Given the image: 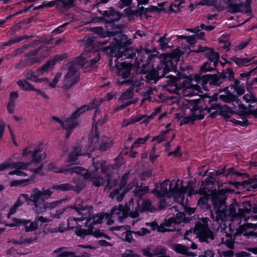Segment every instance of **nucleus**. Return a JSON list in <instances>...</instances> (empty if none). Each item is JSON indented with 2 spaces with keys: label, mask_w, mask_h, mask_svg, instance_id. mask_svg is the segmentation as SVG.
Returning a JSON list of instances; mask_svg holds the SVG:
<instances>
[{
  "label": "nucleus",
  "mask_w": 257,
  "mask_h": 257,
  "mask_svg": "<svg viewBox=\"0 0 257 257\" xmlns=\"http://www.w3.org/2000/svg\"><path fill=\"white\" fill-rule=\"evenodd\" d=\"M149 138V134H148L144 138H139L131 146V149H132L133 148L138 147L141 144H144Z\"/></svg>",
  "instance_id": "bf43d9fd"
},
{
  "label": "nucleus",
  "mask_w": 257,
  "mask_h": 257,
  "mask_svg": "<svg viewBox=\"0 0 257 257\" xmlns=\"http://www.w3.org/2000/svg\"><path fill=\"white\" fill-rule=\"evenodd\" d=\"M12 222L8 224V226L13 227L20 225V224H24L27 223V220H23L19 218L13 217L11 219Z\"/></svg>",
  "instance_id": "052dcab7"
},
{
  "label": "nucleus",
  "mask_w": 257,
  "mask_h": 257,
  "mask_svg": "<svg viewBox=\"0 0 257 257\" xmlns=\"http://www.w3.org/2000/svg\"><path fill=\"white\" fill-rule=\"evenodd\" d=\"M252 0H245L244 3H237L235 0H226L227 11L228 12L233 14L242 13L251 14L250 4Z\"/></svg>",
  "instance_id": "ddd939ff"
},
{
  "label": "nucleus",
  "mask_w": 257,
  "mask_h": 257,
  "mask_svg": "<svg viewBox=\"0 0 257 257\" xmlns=\"http://www.w3.org/2000/svg\"><path fill=\"white\" fill-rule=\"evenodd\" d=\"M147 75V72L142 70V72L140 75H138L137 77V80L135 78H132L131 79L122 81L120 82V84H128L131 85V88H134V90L136 92H138L141 89L142 86L144 85V83L146 84L149 83L150 84H152L151 83L150 81H148L145 76Z\"/></svg>",
  "instance_id": "a211bd4d"
},
{
  "label": "nucleus",
  "mask_w": 257,
  "mask_h": 257,
  "mask_svg": "<svg viewBox=\"0 0 257 257\" xmlns=\"http://www.w3.org/2000/svg\"><path fill=\"white\" fill-rule=\"evenodd\" d=\"M73 208L81 216L79 218L73 217L72 220L75 221H81L84 220L88 222V219L91 217L93 213V207L88 206L86 202L81 198H77L73 205Z\"/></svg>",
  "instance_id": "f8f14e48"
},
{
  "label": "nucleus",
  "mask_w": 257,
  "mask_h": 257,
  "mask_svg": "<svg viewBox=\"0 0 257 257\" xmlns=\"http://www.w3.org/2000/svg\"><path fill=\"white\" fill-rule=\"evenodd\" d=\"M26 80H30L34 81V80L36 78V77H39L38 74L36 73V72L32 71V70H28L25 73Z\"/></svg>",
  "instance_id": "13d9d810"
},
{
  "label": "nucleus",
  "mask_w": 257,
  "mask_h": 257,
  "mask_svg": "<svg viewBox=\"0 0 257 257\" xmlns=\"http://www.w3.org/2000/svg\"><path fill=\"white\" fill-rule=\"evenodd\" d=\"M138 204L141 213L146 211L153 212L157 210V208L152 204L150 199L142 200L141 203L140 201H138Z\"/></svg>",
  "instance_id": "bb28decb"
},
{
  "label": "nucleus",
  "mask_w": 257,
  "mask_h": 257,
  "mask_svg": "<svg viewBox=\"0 0 257 257\" xmlns=\"http://www.w3.org/2000/svg\"><path fill=\"white\" fill-rule=\"evenodd\" d=\"M172 248L177 253L184 255H185L187 251L189 250L188 247L181 244H174L172 245Z\"/></svg>",
  "instance_id": "49530a36"
},
{
  "label": "nucleus",
  "mask_w": 257,
  "mask_h": 257,
  "mask_svg": "<svg viewBox=\"0 0 257 257\" xmlns=\"http://www.w3.org/2000/svg\"><path fill=\"white\" fill-rule=\"evenodd\" d=\"M246 222L242 225H239L238 228L235 229L234 236L239 235L243 234L244 236L248 237L253 233L251 231L248 232L247 229L249 228H257V215L250 216L244 218Z\"/></svg>",
  "instance_id": "dca6fc26"
},
{
  "label": "nucleus",
  "mask_w": 257,
  "mask_h": 257,
  "mask_svg": "<svg viewBox=\"0 0 257 257\" xmlns=\"http://www.w3.org/2000/svg\"><path fill=\"white\" fill-rule=\"evenodd\" d=\"M230 60L234 62L239 67L247 66L248 63H250L252 59L241 58L236 56H233L230 58Z\"/></svg>",
  "instance_id": "c9c22d12"
},
{
  "label": "nucleus",
  "mask_w": 257,
  "mask_h": 257,
  "mask_svg": "<svg viewBox=\"0 0 257 257\" xmlns=\"http://www.w3.org/2000/svg\"><path fill=\"white\" fill-rule=\"evenodd\" d=\"M209 183L212 184V182L208 180L205 179L204 181L202 182L198 192H195V194L199 193L203 195L198 200V205L203 206L204 205L206 204L208 201L209 196H210L212 198L211 193L213 191H217L216 190L210 191L206 188L205 186L208 185Z\"/></svg>",
  "instance_id": "412c9836"
},
{
  "label": "nucleus",
  "mask_w": 257,
  "mask_h": 257,
  "mask_svg": "<svg viewBox=\"0 0 257 257\" xmlns=\"http://www.w3.org/2000/svg\"><path fill=\"white\" fill-rule=\"evenodd\" d=\"M229 184H231L233 185H234L235 187H237L239 186H243L245 184H249L250 185V186L253 188L255 189L257 187V184H256V181H244L241 182H230Z\"/></svg>",
  "instance_id": "603ef678"
},
{
  "label": "nucleus",
  "mask_w": 257,
  "mask_h": 257,
  "mask_svg": "<svg viewBox=\"0 0 257 257\" xmlns=\"http://www.w3.org/2000/svg\"><path fill=\"white\" fill-rule=\"evenodd\" d=\"M121 190L120 188L119 189H116L114 191H111L109 195V197L115 199L117 201L120 202L125 195V192L123 191L121 192H120Z\"/></svg>",
  "instance_id": "a19ab883"
},
{
  "label": "nucleus",
  "mask_w": 257,
  "mask_h": 257,
  "mask_svg": "<svg viewBox=\"0 0 257 257\" xmlns=\"http://www.w3.org/2000/svg\"><path fill=\"white\" fill-rule=\"evenodd\" d=\"M100 59V54L97 53L96 56L91 59L88 62L87 67L90 68L91 70L94 69L97 67V63Z\"/></svg>",
  "instance_id": "6e6d98bb"
},
{
  "label": "nucleus",
  "mask_w": 257,
  "mask_h": 257,
  "mask_svg": "<svg viewBox=\"0 0 257 257\" xmlns=\"http://www.w3.org/2000/svg\"><path fill=\"white\" fill-rule=\"evenodd\" d=\"M33 182L32 179H21L19 180H14L11 182L10 185L11 187L20 186V185H26L32 183Z\"/></svg>",
  "instance_id": "3c124183"
},
{
  "label": "nucleus",
  "mask_w": 257,
  "mask_h": 257,
  "mask_svg": "<svg viewBox=\"0 0 257 257\" xmlns=\"http://www.w3.org/2000/svg\"><path fill=\"white\" fill-rule=\"evenodd\" d=\"M25 201L27 202V204L28 205V195L26 194H22L20 195L17 201L15 204L18 205V206H20L24 203Z\"/></svg>",
  "instance_id": "680f3d73"
},
{
  "label": "nucleus",
  "mask_w": 257,
  "mask_h": 257,
  "mask_svg": "<svg viewBox=\"0 0 257 257\" xmlns=\"http://www.w3.org/2000/svg\"><path fill=\"white\" fill-rule=\"evenodd\" d=\"M166 36L167 34H165L164 36L160 37L158 40V42L162 49H165L168 48V43L170 41V39L167 38Z\"/></svg>",
  "instance_id": "5fc2aeb1"
},
{
  "label": "nucleus",
  "mask_w": 257,
  "mask_h": 257,
  "mask_svg": "<svg viewBox=\"0 0 257 257\" xmlns=\"http://www.w3.org/2000/svg\"><path fill=\"white\" fill-rule=\"evenodd\" d=\"M168 79L167 80V84L170 86H176L178 85V83L180 81L182 78H184L183 74L179 73L178 74V77H174L173 76H167Z\"/></svg>",
  "instance_id": "4c0bfd02"
},
{
  "label": "nucleus",
  "mask_w": 257,
  "mask_h": 257,
  "mask_svg": "<svg viewBox=\"0 0 257 257\" xmlns=\"http://www.w3.org/2000/svg\"><path fill=\"white\" fill-rule=\"evenodd\" d=\"M185 214L183 212H178L176 216L171 217L165 223L167 226H171L173 224H179L184 220Z\"/></svg>",
  "instance_id": "c756f323"
},
{
  "label": "nucleus",
  "mask_w": 257,
  "mask_h": 257,
  "mask_svg": "<svg viewBox=\"0 0 257 257\" xmlns=\"http://www.w3.org/2000/svg\"><path fill=\"white\" fill-rule=\"evenodd\" d=\"M169 191L170 194H168V197L174 196L176 197H181L182 200L184 197V194L188 192V195L191 196L193 194H195V190L190 187H183L182 181L179 180L175 181L173 180L170 181Z\"/></svg>",
  "instance_id": "9b49d317"
},
{
  "label": "nucleus",
  "mask_w": 257,
  "mask_h": 257,
  "mask_svg": "<svg viewBox=\"0 0 257 257\" xmlns=\"http://www.w3.org/2000/svg\"><path fill=\"white\" fill-rule=\"evenodd\" d=\"M67 248L60 247L55 249L52 253L53 257H67L69 255H73V252L66 251L65 250Z\"/></svg>",
  "instance_id": "473e14b6"
},
{
  "label": "nucleus",
  "mask_w": 257,
  "mask_h": 257,
  "mask_svg": "<svg viewBox=\"0 0 257 257\" xmlns=\"http://www.w3.org/2000/svg\"><path fill=\"white\" fill-rule=\"evenodd\" d=\"M134 91V88L130 87L121 94L118 98V100L123 101L133 98Z\"/></svg>",
  "instance_id": "a18cd8bd"
},
{
  "label": "nucleus",
  "mask_w": 257,
  "mask_h": 257,
  "mask_svg": "<svg viewBox=\"0 0 257 257\" xmlns=\"http://www.w3.org/2000/svg\"><path fill=\"white\" fill-rule=\"evenodd\" d=\"M208 218H203L198 220L194 227V232L201 242L209 243L214 238V233L208 228Z\"/></svg>",
  "instance_id": "20e7f679"
},
{
  "label": "nucleus",
  "mask_w": 257,
  "mask_h": 257,
  "mask_svg": "<svg viewBox=\"0 0 257 257\" xmlns=\"http://www.w3.org/2000/svg\"><path fill=\"white\" fill-rule=\"evenodd\" d=\"M193 51L196 53H202L209 61L213 63L214 67H216L217 65L219 55L218 53L214 52L212 48L199 45L198 49L193 50Z\"/></svg>",
  "instance_id": "aec40b11"
},
{
  "label": "nucleus",
  "mask_w": 257,
  "mask_h": 257,
  "mask_svg": "<svg viewBox=\"0 0 257 257\" xmlns=\"http://www.w3.org/2000/svg\"><path fill=\"white\" fill-rule=\"evenodd\" d=\"M53 192L50 189H45L44 188L42 190L37 188H34L32 189L30 196L28 195L29 202L28 205H33V210L36 214H40L45 201L49 198Z\"/></svg>",
  "instance_id": "7ed1b4c3"
},
{
  "label": "nucleus",
  "mask_w": 257,
  "mask_h": 257,
  "mask_svg": "<svg viewBox=\"0 0 257 257\" xmlns=\"http://www.w3.org/2000/svg\"><path fill=\"white\" fill-rule=\"evenodd\" d=\"M137 51L138 49H135L132 47L125 48L120 52V54L116 58L118 59L119 57H124V59H137L136 53H137Z\"/></svg>",
  "instance_id": "c85d7f7f"
},
{
  "label": "nucleus",
  "mask_w": 257,
  "mask_h": 257,
  "mask_svg": "<svg viewBox=\"0 0 257 257\" xmlns=\"http://www.w3.org/2000/svg\"><path fill=\"white\" fill-rule=\"evenodd\" d=\"M25 59L20 61L15 65L17 69H23L26 67L32 66L35 63H39L41 61L38 56L37 55V51L34 50L29 51L25 55Z\"/></svg>",
  "instance_id": "6ab92c4d"
},
{
  "label": "nucleus",
  "mask_w": 257,
  "mask_h": 257,
  "mask_svg": "<svg viewBox=\"0 0 257 257\" xmlns=\"http://www.w3.org/2000/svg\"><path fill=\"white\" fill-rule=\"evenodd\" d=\"M86 152L82 151V147L81 145H78L69 155L68 161L69 162H74L76 161L79 156H84Z\"/></svg>",
  "instance_id": "7c9ffc66"
},
{
  "label": "nucleus",
  "mask_w": 257,
  "mask_h": 257,
  "mask_svg": "<svg viewBox=\"0 0 257 257\" xmlns=\"http://www.w3.org/2000/svg\"><path fill=\"white\" fill-rule=\"evenodd\" d=\"M225 193L226 191L223 189L218 190L211 193L212 201L215 214L212 213L211 217L213 221L219 224V226L227 217L231 218V216H234L236 214L235 209H237V207L234 205L226 206Z\"/></svg>",
  "instance_id": "f257e3e1"
},
{
  "label": "nucleus",
  "mask_w": 257,
  "mask_h": 257,
  "mask_svg": "<svg viewBox=\"0 0 257 257\" xmlns=\"http://www.w3.org/2000/svg\"><path fill=\"white\" fill-rule=\"evenodd\" d=\"M73 0H59L58 1V4L64 8H69L73 6Z\"/></svg>",
  "instance_id": "0e129e2a"
},
{
  "label": "nucleus",
  "mask_w": 257,
  "mask_h": 257,
  "mask_svg": "<svg viewBox=\"0 0 257 257\" xmlns=\"http://www.w3.org/2000/svg\"><path fill=\"white\" fill-rule=\"evenodd\" d=\"M34 50L37 51V55L38 56L41 61L43 59L49 55L50 51V49L45 46H42L38 49H35Z\"/></svg>",
  "instance_id": "72a5a7b5"
},
{
  "label": "nucleus",
  "mask_w": 257,
  "mask_h": 257,
  "mask_svg": "<svg viewBox=\"0 0 257 257\" xmlns=\"http://www.w3.org/2000/svg\"><path fill=\"white\" fill-rule=\"evenodd\" d=\"M230 205H234L237 207V209H235L236 214L231 216V218L244 217L245 214H248L251 211L252 204L250 201L242 202V208H240L237 203L231 204Z\"/></svg>",
  "instance_id": "393cba45"
},
{
  "label": "nucleus",
  "mask_w": 257,
  "mask_h": 257,
  "mask_svg": "<svg viewBox=\"0 0 257 257\" xmlns=\"http://www.w3.org/2000/svg\"><path fill=\"white\" fill-rule=\"evenodd\" d=\"M87 109L90 108L92 109L95 107V106H87L86 105H84L78 108L76 111L73 112L71 116L67 118V119L63 121V122H62V126L64 129H74L77 124V121L76 119L83 113H84L86 108Z\"/></svg>",
  "instance_id": "f3484780"
},
{
  "label": "nucleus",
  "mask_w": 257,
  "mask_h": 257,
  "mask_svg": "<svg viewBox=\"0 0 257 257\" xmlns=\"http://www.w3.org/2000/svg\"><path fill=\"white\" fill-rule=\"evenodd\" d=\"M171 131V129H168L166 131H163L161 133V134L160 136H156L154 137L152 142L156 141L158 143H160L162 142L165 141V136L164 135Z\"/></svg>",
  "instance_id": "69168bd1"
},
{
  "label": "nucleus",
  "mask_w": 257,
  "mask_h": 257,
  "mask_svg": "<svg viewBox=\"0 0 257 257\" xmlns=\"http://www.w3.org/2000/svg\"><path fill=\"white\" fill-rule=\"evenodd\" d=\"M225 229L222 227L221 228L220 231L222 232L223 233H225V237L227 238L225 240L224 237L221 238V243L225 244L228 248H233L234 245V233H228L226 231H224Z\"/></svg>",
  "instance_id": "cd10ccee"
},
{
  "label": "nucleus",
  "mask_w": 257,
  "mask_h": 257,
  "mask_svg": "<svg viewBox=\"0 0 257 257\" xmlns=\"http://www.w3.org/2000/svg\"><path fill=\"white\" fill-rule=\"evenodd\" d=\"M93 165L95 170L91 173H85L84 178L85 180L89 179L93 186L99 187L105 184V180L98 174L97 171L100 169L101 172L105 173L107 171V167L103 161L94 162Z\"/></svg>",
  "instance_id": "39448f33"
},
{
  "label": "nucleus",
  "mask_w": 257,
  "mask_h": 257,
  "mask_svg": "<svg viewBox=\"0 0 257 257\" xmlns=\"http://www.w3.org/2000/svg\"><path fill=\"white\" fill-rule=\"evenodd\" d=\"M87 63V61L85 58L83 57L82 56L78 57L75 60L71 61L68 64L71 65H74L75 67L78 68L79 69V66L83 67Z\"/></svg>",
  "instance_id": "de8ad7c7"
},
{
  "label": "nucleus",
  "mask_w": 257,
  "mask_h": 257,
  "mask_svg": "<svg viewBox=\"0 0 257 257\" xmlns=\"http://www.w3.org/2000/svg\"><path fill=\"white\" fill-rule=\"evenodd\" d=\"M62 202V200H57L56 201H53L52 202H48L45 201V202L44 205V207H42V210H41L40 213H44L46 211L47 209H53L56 207H57L58 205L61 204Z\"/></svg>",
  "instance_id": "37998d69"
},
{
  "label": "nucleus",
  "mask_w": 257,
  "mask_h": 257,
  "mask_svg": "<svg viewBox=\"0 0 257 257\" xmlns=\"http://www.w3.org/2000/svg\"><path fill=\"white\" fill-rule=\"evenodd\" d=\"M83 171H84V169L82 167H75L68 169H62L59 171H55L59 173H69L70 174L76 173V174L79 175Z\"/></svg>",
  "instance_id": "58836bf2"
},
{
  "label": "nucleus",
  "mask_w": 257,
  "mask_h": 257,
  "mask_svg": "<svg viewBox=\"0 0 257 257\" xmlns=\"http://www.w3.org/2000/svg\"><path fill=\"white\" fill-rule=\"evenodd\" d=\"M103 219V216L101 214H92L91 217L88 219V222H86L84 226L80 225H77L75 227V233L76 234L84 238L86 236L90 235L91 233L94 232L93 229V224L101 223Z\"/></svg>",
  "instance_id": "6e6552de"
},
{
  "label": "nucleus",
  "mask_w": 257,
  "mask_h": 257,
  "mask_svg": "<svg viewBox=\"0 0 257 257\" xmlns=\"http://www.w3.org/2000/svg\"><path fill=\"white\" fill-rule=\"evenodd\" d=\"M82 41H86L85 44V48H93L95 44L94 39L92 37H85Z\"/></svg>",
  "instance_id": "338daca9"
},
{
  "label": "nucleus",
  "mask_w": 257,
  "mask_h": 257,
  "mask_svg": "<svg viewBox=\"0 0 257 257\" xmlns=\"http://www.w3.org/2000/svg\"><path fill=\"white\" fill-rule=\"evenodd\" d=\"M148 191L149 188L147 186L141 185L140 186H136L133 192L135 196L141 198Z\"/></svg>",
  "instance_id": "e433bc0d"
},
{
  "label": "nucleus",
  "mask_w": 257,
  "mask_h": 257,
  "mask_svg": "<svg viewBox=\"0 0 257 257\" xmlns=\"http://www.w3.org/2000/svg\"><path fill=\"white\" fill-rule=\"evenodd\" d=\"M114 67L118 69L117 74L123 78H128L132 70V65L129 63L122 62L119 64L117 58L114 61Z\"/></svg>",
  "instance_id": "4be33fe9"
},
{
  "label": "nucleus",
  "mask_w": 257,
  "mask_h": 257,
  "mask_svg": "<svg viewBox=\"0 0 257 257\" xmlns=\"http://www.w3.org/2000/svg\"><path fill=\"white\" fill-rule=\"evenodd\" d=\"M212 62L208 61L205 62L201 67V71L202 72H206L207 71H211L215 67H214L213 63L212 64Z\"/></svg>",
  "instance_id": "e2e57ef3"
},
{
  "label": "nucleus",
  "mask_w": 257,
  "mask_h": 257,
  "mask_svg": "<svg viewBox=\"0 0 257 257\" xmlns=\"http://www.w3.org/2000/svg\"><path fill=\"white\" fill-rule=\"evenodd\" d=\"M165 4V3H162L158 4V6L160 7V8H158L157 6H150V7L146 8L147 13H151L157 12L159 13L161 11L164 10V9L162 7Z\"/></svg>",
  "instance_id": "4d7b16f0"
},
{
  "label": "nucleus",
  "mask_w": 257,
  "mask_h": 257,
  "mask_svg": "<svg viewBox=\"0 0 257 257\" xmlns=\"http://www.w3.org/2000/svg\"><path fill=\"white\" fill-rule=\"evenodd\" d=\"M229 87L234 88L235 91L239 95H241L244 92V87L240 84V81L238 80H234V83L230 84Z\"/></svg>",
  "instance_id": "8fccbe9b"
},
{
  "label": "nucleus",
  "mask_w": 257,
  "mask_h": 257,
  "mask_svg": "<svg viewBox=\"0 0 257 257\" xmlns=\"http://www.w3.org/2000/svg\"><path fill=\"white\" fill-rule=\"evenodd\" d=\"M226 78V74L222 73L214 75L207 74L197 76L195 81L202 86L207 83L211 85L219 86Z\"/></svg>",
  "instance_id": "4468645a"
},
{
  "label": "nucleus",
  "mask_w": 257,
  "mask_h": 257,
  "mask_svg": "<svg viewBox=\"0 0 257 257\" xmlns=\"http://www.w3.org/2000/svg\"><path fill=\"white\" fill-rule=\"evenodd\" d=\"M27 222L26 224H24L25 225V231L26 232L30 231H33L35 230L38 228V222L35 219L34 221L32 222H31L29 225H28V224L30 223L29 220H27Z\"/></svg>",
  "instance_id": "864d4df0"
},
{
  "label": "nucleus",
  "mask_w": 257,
  "mask_h": 257,
  "mask_svg": "<svg viewBox=\"0 0 257 257\" xmlns=\"http://www.w3.org/2000/svg\"><path fill=\"white\" fill-rule=\"evenodd\" d=\"M229 87V86H227L225 88V90L226 92V95H219V97L220 99L226 103L235 102L237 104L239 108H243L246 110L247 109L242 104H241V101L237 98L236 95H233L231 92L229 91L228 90Z\"/></svg>",
  "instance_id": "a878e982"
},
{
  "label": "nucleus",
  "mask_w": 257,
  "mask_h": 257,
  "mask_svg": "<svg viewBox=\"0 0 257 257\" xmlns=\"http://www.w3.org/2000/svg\"><path fill=\"white\" fill-rule=\"evenodd\" d=\"M117 183V180L115 179L108 178L107 183L105 186V189L110 190L112 188L116 185Z\"/></svg>",
  "instance_id": "774afa93"
},
{
  "label": "nucleus",
  "mask_w": 257,
  "mask_h": 257,
  "mask_svg": "<svg viewBox=\"0 0 257 257\" xmlns=\"http://www.w3.org/2000/svg\"><path fill=\"white\" fill-rule=\"evenodd\" d=\"M129 211H131V209L127 206H123L120 204L118 207L114 206L110 211V214L112 216L116 217L121 222L123 219L127 217Z\"/></svg>",
  "instance_id": "b1692460"
},
{
  "label": "nucleus",
  "mask_w": 257,
  "mask_h": 257,
  "mask_svg": "<svg viewBox=\"0 0 257 257\" xmlns=\"http://www.w3.org/2000/svg\"><path fill=\"white\" fill-rule=\"evenodd\" d=\"M214 95L218 96L217 94H214L213 96ZM217 100V98L210 104L207 103V107L206 111L207 114L210 113L209 116L212 118H214L218 115L223 116L226 118L230 117L231 114L233 113L231 108L226 105L221 106L219 104L216 103Z\"/></svg>",
  "instance_id": "1a4fd4ad"
},
{
  "label": "nucleus",
  "mask_w": 257,
  "mask_h": 257,
  "mask_svg": "<svg viewBox=\"0 0 257 257\" xmlns=\"http://www.w3.org/2000/svg\"><path fill=\"white\" fill-rule=\"evenodd\" d=\"M80 74L78 68L74 65L68 64V68L63 81L62 89L65 90L70 89L80 80Z\"/></svg>",
  "instance_id": "9d476101"
},
{
  "label": "nucleus",
  "mask_w": 257,
  "mask_h": 257,
  "mask_svg": "<svg viewBox=\"0 0 257 257\" xmlns=\"http://www.w3.org/2000/svg\"><path fill=\"white\" fill-rule=\"evenodd\" d=\"M52 62V60H49L43 66L38 68L36 70V73L38 74V75L39 76L43 75L45 72H47L50 67L53 66Z\"/></svg>",
  "instance_id": "79ce46f5"
},
{
  "label": "nucleus",
  "mask_w": 257,
  "mask_h": 257,
  "mask_svg": "<svg viewBox=\"0 0 257 257\" xmlns=\"http://www.w3.org/2000/svg\"><path fill=\"white\" fill-rule=\"evenodd\" d=\"M217 98L216 95H204L199 99L188 100L189 108L190 109L192 115L183 117L181 121V124H186L189 122H193L197 119H202L207 114V103L210 104Z\"/></svg>",
  "instance_id": "f03ea898"
},
{
  "label": "nucleus",
  "mask_w": 257,
  "mask_h": 257,
  "mask_svg": "<svg viewBox=\"0 0 257 257\" xmlns=\"http://www.w3.org/2000/svg\"><path fill=\"white\" fill-rule=\"evenodd\" d=\"M17 85L24 91H35V88L32 85L28 82L27 80H19L17 82Z\"/></svg>",
  "instance_id": "f704fd0d"
},
{
  "label": "nucleus",
  "mask_w": 257,
  "mask_h": 257,
  "mask_svg": "<svg viewBox=\"0 0 257 257\" xmlns=\"http://www.w3.org/2000/svg\"><path fill=\"white\" fill-rule=\"evenodd\" d=\"M84 178V174L81 176H78L74 178L73 182L75 184V186H73L69 183H64L60 185H55L52 187V189L56 190H60L63 191H67L69 190H74L79 193L84 188L85 183Z\"/></svg>",
  "instance_id": "2eb2a0df"
},
{
  "label": "nucleus",
  "mask_w": 257,
  "mask_h": 257,
  "mask_svg": "<svg viewBox=\"0 0 257 257\" xmlns=\"http://www.w3.org/2000/svg\"><path fill=\"white\" fill-rule=\"evenodd\" d=\"M170 181L166 180L159 185L156 184V188L152 190L151 192L158 197H163L170 194L169 191Z\"/></svg>",
  "instance_id": "5701e85b"
},
{
  "label": "nucleus",
  "mask_w": 257,
  "mask_h": 257,
  "mask_svg": "<svg viewBox=\"0 0 257 257\" xmlns=\"http://www.w3.org/2000/svg\"><path fill=\"white\" fill-rule=\"evenodd\" d=\"M109 0H96V4L95 8L97 12L102 16L100 17V20H104L108 23H113L120 19L122 14L121 13L116 11L112 7L108 8L107 10H103L100 8V5L107 3Z\"/></svg>",
  "instance_id": "0eeeda50"
},
{
  "label": "nucleus",
  "mask_w": 257,
  "mask_h": 257,
  "mask_svg": "<svg viewBox=\"0 0 257 257\" xmlns=\"http://www.w3.org/2000/svg\"><path fill=\"white\" fill-rule=\"evenodd\" d=\"M183 75L184 76V78H182V79H184V80L182 82L179 83L180 85H181V88H185V89H191L196 90L198 89L199 86L198 85L199 84L197 83V85L192 84L191 83L192 80L191 81L185 75L183 74Z\"/></svg>",
  "instance_id": "2f4dec72"
},
{
  "label": "nucleus",
  "mask_w": 257,
  "mask_h": 257,
  "mask_svg": "<svg viewBox=\"0 0 257 257\" xmlns=\"http://www.w3.org/2000/svg\"><path fill=\"white\" fill-rule=\"evenodd\" d=\"M184 3V0H175L173 3L169 7L170 11L173 12L174 13H177L180 11L181 9L183 8L182 5Z\"/></svg>",
  "instance_id": "c03bdc74"
},
{
  "label": "nucleus",
  "mask_w": 257,
  "mask_h": 257,
  "mask_svg": "<svg viewBox=\"0 0 257 257\" xmlns=\"http://www.w3.org/2000/svg\"><path fill=\"white\" fill-rule=\"evenodd\" d=\"M42 151L41 148L35 150L32 154V161L33 162L40 163L41 161L46 157L45 153L40 154Z\"/></svg>",
  "instance_id": "ea45409f"
},
{
  "label": "nucleus",
  "mask_w": 257,
  "mask_h": 257,
  "mask_svg": "<svg viewBox=\"0 0 257 257\" xmlns=\"http://www.w3.org/2000/svg\"><path fill=\"white\" fill-rule=\"evenodd\" d=\"M171 67L173 68L170 60L161 62L156 68L147 72L145 77L148 81H151V83L156 84L159 79L165 77L166 73L171 70Z\"/></svg>",
  "instance_id": "423d86ee"
},
{
  "label": "nucleus",
  "mask_w": 257,
  "mask_h": 257,
  "mask_svg": "<svg viewBox=\"0 0 257 257\" xmlns=\"http://www.w3.org/2000/svg\"><path fill=\"white\" fill-rule=\"evenodd\" d=\"M113 145V142L111 141L108 142H101L100 145L95 144V148L98 149L99 150L103 152L110 149Z\"/></svg>",
  "instance_id": "09e8293b"
}]
</instances>
